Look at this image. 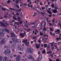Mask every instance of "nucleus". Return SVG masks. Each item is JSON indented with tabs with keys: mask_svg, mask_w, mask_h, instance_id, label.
<instances>
[{
	"mask_svg": "<svg viewBox=\"0 0 61 61\" xmlns=\"http://www.w3.org/2000/svg\"><path fill=\"white\" fill-rule=\"evenodd\" d=\"M10 35L11 36V37L12 38L11 39V40L13 42H16V43H19V42L18 39L17 40L14 38L16 36L15 35V33L12 32H11L10 33Z\"/></svg>",
	"mask_w": 61,
	"mask_h": 61,
	"instance_id": "nucleus-1",
	"label": "nucleus"
},
{
	"mask_svg": "<svg viewBox=\"0 0 61 61\" xmlns=\"http://www.w3.org/2000/svg\"><path fill=\"white\" fill-rule=\"evenodd\" d=\"M6 48L7 49L5 50L4 52V54L6 55H10L11 52L10 50H9L10 48V46H6Z\"/></svg>",
	"mask_w": 61,
	"mask_h": 61,
	"instance_id": "nucleus-2",
	"label": "nucleus"
},
{
	"mask_svg": "<svg viewBox=\"0 0 61 61\" xmlns=\"http://www.w3.org/2000/svg\"><path fill=\"white\" fill-rule=\"evenodd\" d=\"M0 36H4V34H5V31L3 29H0Z\"/></svg>",
	"mask_w": 61,
	"mask_h": 61,
	"instance_id": "nucleus-3",
	"label": "nucleus"
},
{
	"mask_svg": "<svg viewBox=\"0 0 61 61\" xmlns=\"http://www.w3.org/2000/svg\"><path fill=\"white\" fill-rule=\"evenodd\" d=\"M27 39H26L25 40L22 41V42L24 43L25 46H28V45H29V42H28V43L27 42Z\"/></svg>",
	"mask_w": 61,
	"mask_h": 61,
	"instance_id": "nucleus-4",
	"label": "nucleus"
},
{
	"mask_svg": "<svg viewBox=\"0 0 61 61\" xmlns=\"http://www.w3.org/2000/svg\"><path fill=\"white\" fill-rule=\"evenodd\" d=\"M28 58L29 59H32L33 61H36V60H35L33 56L30 55H29V56L28 57Z\"/></svg>",
	"mask_w": 61,
	"mask_h": 61,
	"instance_id": "nucleus-5",
	"label": "nucleus"
},
{
	"mask_svg": "<svg viewBox=\"0 0 61 61\" xmlns=\"http://www.w3.org/2000/svg\"><path fill=\"white\" fill-rule=\"evenodd\" d=\"M28 52L30 54H33V49L28 48L27 49Z\"/></svg>",
	"mask_w": 61,
	"mask_h": 61,
	"instance_id": "nucleus-6",
	"label": "nucleus"
},
{
	"mask_svg": "<svg viewBox=\"0 0 61 61\" xmlns=\"http://www.w3.org/2000/svg\"><path fill=\"white\" fill-rule=\"evenodd\" d=\"M5 42H6V41L5 40V39H3L1 41L0 43V44L4 45L5 43Z\"/></svg>",
	"mask_w": 61,
	"mask_h": 61,
	"instance_id": "nucleus-7",
	"label": "nucleus"
},
{
	"mask_svg": "<svg viewBox=\"0 0 61 61\" xmlns=\"http://www.w3.org/2000/svg\"><path fill=\"white\" fill-rule=\"evenodd\" d=\"M0 26H1L6 27V26L5 25L4 23L2 22H0Z\"/></svg>",
	"mask_w": 61,
	"mask_h": 61,
	"instance_id": "nucleus-8",
	"label": "nucleus"
},
{
	"mask_svg": "<svg viewBox=\"0 0 61 61\" xmlns=\"http://www.w3.org/2000/svg\"><path fill=\"white\" fill-rule=\"evenodd\" d=\"M3 61H11V60H9L7 57H6L4 58Z\"/></svg>",
	"mask_w": 61,
	"mask_h": 61,
	"instance_id": "nucleus-9",
	"label": "nucleus"
},
{
	"mask_svg": "<svg viewBox=\"0 0 61 61\" xmlns=\"http://www.w3.org/2000/svg\"><path fill=\"white\" fill-rule=\"evenodd\" d=\"M42 59V56L41 54H40L38 58V59L39 60H41Z\"/></svg>",
	"mask_w": 61,
	"mask_h": 61,
	"instance_id": "nucleus-10",
	"label": "nucleus"
},
{
	"mask_svg": "<svg viewBox=\"0 0 61 61\" xmlns=\"http://www.w3.org/2000/svg\"><path fill=\"white\" fill-rule=\"evenodd\" d=\"M60 30L59 29L57 30H56L55 31V33L56 34H59L60 33Z\"/></svg>",
	"mask_w": 61,
	"mask_h": 61,
	"instance_id": "nucleus-11",
	"label": "nucleus"
},
{
	"mask_svg": "<svg viewBox=\"0 0 61 61\" xmlns=\"http://www.w3.org/2000/svg\"><path fill=\"white\" fill-rule=\"evenodd\" d=\"M21 57V56L19 55H18L17 56V57H16V61H19V58Z\"/></svg>",
	"mask_w": 61,
	"mask_h": 61,
	"instance_id": "nucleus-12",
	"label": "nucleus"
},
{
	"mask_svg": "<svg viewBox=\"0 0 61 61\" xmlns=\"http://www.w3.org/2000/svg\"><path fill=\"white\" fill-rule=\"evenodd\" d=\"M18 49L20 51H23L24 50V47H19Z\"/></svg>",
	"mask_w": 61,
	"mask_h": 61,
	"instance_id": "nucleus-13",
	"label": "nucleus"
},
{
	"mask_svg": "<svg viewBox=\"0 0 61 61\" xmlns=\"http://www.w3.org/2000/svg\"><path fill=\"white\" fill-rule=\"evenodd\" d=\"M52 12L54 14H56L57 12V10H56L54 9L52 11Z\"/></svg>",
	"mask_w": 61,
	"mask_h": 61,
	"instance_id": "nucleus-14",
	"label": "nucleus"
},
{
	"mask_svg": "<svg viewBox=\"0 0 61 61\" xmlns=\"http://www.w3.org/2000/svg\"><path fill=\"white\" fill-rule=\"evenodd\" d=\"M20 35L21 37H25V34L23 33H20Z\"/></svg>",
	"mask_w": 61,
	"mask_h": 61,
	"instance_id": "nucleus-15",
	"label": "nucleus"
},
{
	"mask_svg": "<svg viewBox=\"0 0 61 61\" xmlns=\"http://www.w3.org/2000/svg\"><path fill=\"white\" fill-rule=\"evenodd\" d=\"M4 30H5L8 33H9V30H8V29H7L6 28H4Z\"/></svg>",
	"mask_w": 61,
	"mask_h": 61,
	"instance_id": "nucleus-16",
	"label": "nucleus"
},
{
	"mask_svg": "<svg viewBox=\"0 0 61 61\" xmlns=\"http://www.w3.org/2000/svg\"><path fill=\"white\" fill-rule=\"evenodd\" d=\"M17 18L19 21H20L21 19V18L20 17V16H18L17 17Z\"/></svg>",
	"mask_w": 61,
	"mask_h": 61,
	"instance_id": "nucleus-17",
	"label": "nucleus"
},
{
	"mask_svg": "<svg viewBox=\"0 0 61 61\" xmlns=\"http://www.w3.org/2000/svg\"><path fill=\"white\" fill-rule=\"evenodd\" d=\"M16 42H14L13 43L12 45L14 47H15V46H16Z\"/></svg>",
	"mask_w": 61,
	"mask_h": 61,
	"instance_id": "nucleus-18",
	"label": "nucleus"
},
{
	"mask_svg": "<svg viewBox=\"0 0 61 61\" xmlns=\"http://www.w3.org/2000/svg\"><path fill=\"white\" fill-rule=\"evenodd\" d=\"M2 10H4V11H5V10H8V9L6 8H2Z\"/></svg>",
	"mask_w": 61,
	"mask_h": 61,
	"instance_id": "nucleus-19",
	"label": "nucleus"
},
{
	"mask_svg": "<svg viewBox=\"0 0 61 61\" xmlns=\"http://www.w3.org/2000/svg\"><path fill=\"white\" fill-rule=\"evenodd\" d=\"M38 12L39 14V13H40L41 14V15H44V14H45L44 13H43L42 12H41L40 11V12Z\"/></svg>",
	"mask_w": 61,
	"mask_h": 61,
	"instance_id": "nucleus-20",
	"label": "nucleus"
},
{
	"mask_svg": "<svg viewBox=\"0 0 61 61\" xmlns=\"http://www.w3.org/2000/svg\"><path fill=\"white\" fill-rule=\"evenodd\" d=\"M50 44H51V46H52V49H53L54 48V47H53V45H54V44L52 43H50Z\"/></svg>",
	"mask_w": 61,
	"mask_h": 61,
	"instance_id": "nucleus-21",
	"label": "nucleus"
},
{
	"mask_svg": "<svg viewBox=\"0 0 61 61\" xmlns=\"http://www.w3.org/2000/svg\"><path fill=\"white\" fill-rule=\"evenodd\" d=\"M49 28L50 29V31H51V32H53V31H54V29H53V28Z\"/></svg>",
	"mask_w": 61,
	"mask_h": 61,
	"instance_id": "nucleus-22",
	"label": "nucleus"
},
{
	"mask_svg": "<svg viewBox=\"0 0 61 61\" xmlns=\"http://www.w3.org/2000/svg\"><path fill=\"white\" fill-rule=\"evenodd\" d=\"M47 12L49 14H52V12L51 11H49V10H47Z\"/></svg>",
	"mask_w": 61,
	"mask_h": 61,
	"instance_id": "nucleus-23",
	"label": "nucleus"
},
{
	"mask_svg": "<svg viewBox=\"0 0 61 61\" xmlns=\"http://www.w3.org/2000/svg\"><path fill=\"white\" fill-rule=\"evenodd\" d=\"M44 28L43 29V31H46V27L45 26H44Z\"/></svg>",
	"mask_w": 61,
	"mask_h": 61,
	"instance_id": "nucleus-24",
	"label": "nucleus"
},
{
	"mask_svg": "<svg viewBox=\"0 0 61 61\" xmlns=\"http://www.w3.org/2000/svg\"><path fill=\"white\" fill-rule=\"evenodd\" d=\"M44 47H45V48H46L47 47V44H44Z\"/></svg>",
	"mask_w": 61,
	"mask_h": 61,
	"instance_id": "nucleus-25",
	"label": "nucleus"
},
{
	"mask_svg": "<svg viewBox=\"0 0 61 61\" xmlns=\"http://www.w3.org/2000/svg\"><path fill=\"white\" fill-rule=\"evenodd\" d=\"M39 46H40V45H39L38 46H36V48L38 49L39 48Z\"/></svg>",
	"mask_w": 61,
	"mask_h": 61,
	"instance_id": "nucleus-26",
	"label": "nucleus"
},
{
	"mask_svg": "<svg viewBox=\"0 0 61 61\" xmlns=\"http://www.w3.org/2000/svg\"><path fill=\"white\" fill-rule=\"evenodd\" d=\"M21 9H20L19 10H16V12H20V11H21Z\"/></svg>",
	"mask_w": 61,
	"mask_h": 61,
	"instance_id": "nucleus-27",
	"label": "nucleus"
},
{
	"mask_svg": "<svg viewBox=\"0 0 61 61\" xmlns=\"http://www.w3.org/2000/svg\"><path fill=\"white\" fill-rule=\"evenodd\" d=\"M3 59V57L2 56H0V61H2Z\"/></svg>",
	"mask_w": 61,
	"mask_h": 61,
	"instance_id": "nucleus-28",
	"label": "nucleus"
},
{
	"mask_svg": "<svg viewBox=\"0 0 61 61\" xmlns=\"http://www.w3.org/2000/svg\"><path fill=\"white\" fill-rule=\"evenodd\" d=\"M15 24H16L17 25H19V23L17 22H15Z\"/></svg>",
	"mask_w": 61,
	"mask_h": 61,
	"instance_id": "nucleus-29",
	"label": "nucleus"
},
{
	"mask_svg": "<svg viewBox=\"0 0 61 61\" xmlns=\"http://www.w3.org/2000/svg\"><path fill=\"white\" fill-rule=\"evenodd\" d=\"M51 6L52 7H54V4H52Z\"/></svg>",
	"mask_w": 61,
	"mask_h": 61,
	"instance_id": "nucleus-30",
	"label": "nucleus"
},
{
	"mask_svg": "<svg viewBox=\"0 0 61 61\" xmlns=\"http://www.w3.org/2000/svg\"><path fill=\"white\" fill-rule=\"evenodd\" d=\"M42 53H43V54H45V53H46V50H44V51H42Z\"/></svg>",
	"mask_w": 61,
	"mask_h": 61,
	"instance_id": "nucleus-31",
	"label": "nucleus"
},
{
	"mask_svg": "<svg viewBox=\"0 0 61 61\" xmlns=\"http://www.w3.org/2000/svg\"><path fill=\"white\" fill-rule=\"evenodd\" d=\"M58 7H56L55 6L54 7V9H58Z\"/></svg>",
	"mask_w": 61,
	"mask_h": 61,
	"instance_id": "nucleus-32",
	"label": "nucleus"
},
{
	"mask_svg": "<svg viewBox=\"0 0 61 61\" xmlns=\"http://www.w3.org/2000/svg\"><path fill=\"white\" fill-rule=\"evenodd\" d=\"M50 53H52V52H51V51H48L47 52V54H49Z\"/></svg>",
	"mask_w": 61,
	"mask_h": 61,
	"instance_id": "nucleus-33",
	"label": "nucleus"
},
{
	"mask_svg": "<svg viewBox=\"0 0 61 61\" xmlns=\"http://www.w3.org/2000/svg\"><path fill=\"white\" fill-rule=\"evenodd\" d=\"M10 9H11V10H15V9H13L11 8H10Z\"/></svg>",
	"mask_w": 61,
	"mask_h": 61,
	"instance_id": "nucleus-34",
	"label": "nucleus"
},
{
	"mask_svg": "<svg viewBox=\"0 0 61 61\" xmlns=\"http://www.w3.org/2000/svg\"><path fill=\"white\" fill-rule=\"evenodd\" d=\"M4 18H7V17H8V16H6V15H4V16H3Z\"/></svg>",
	"mask_w": 61,
	"mask_h": 61,
	"instance_id": "nucleus-35",
	"label": "nucleus"
},
{
	"mask_svg": "<svg viewBox=\"0 0 61 61\" xmlns=\"http://www.w3.org/2000/svg\"><path fill=\"white\" fill-rule=\"evenodd\" d=\"M5 25H9V24L8 23H7V22H6L5 23Z\"/></svg>",
	"mask_w": 61,
	"mask_h": 61,
	"instance_id": "nucleus-36",
	"label": "nucleus"
},
{
	"mask_svg": "<svg viewBox=\"0 0 61 61\" xmlns=\"http://www.w3.org/2000/svg\"><path fill=\"white\" fill-rule=\"evenodd\" d=\"M55 18L53 19L52 20V22H55Z\"/></svg>",
	"mask_w": 61,
	"mask_h": 61,
	"instance_id": "nucleus-37",
	"label": "nucleus"
},
{
	"mask_svg": "<svg viewBox=\"0 0 61 61\" xmlns=\"http://www.w3.org/2000/svg\"><path fill=\"white\" fill-rule=\"evenodd\" d=\"M13 18H14L15 20H17V19L16 18H15V17H13Z\"/></svg>",
	"mask_w": 61,
	"mask_h": 61,
	"instance_id": "nucleus-38",
	"label": "nucleus"
},
{
	"mask_svg": "<svg viewBox=\"0 0 61 61\" xmlns=\"http://www.w3.org/2000/svg\"><path fill=\"white\" fill-rule=\"evenodd\" d=\"M40 5H43V3L42 2H40Z\"/></svg>",
	"mask_w": 61,
	"mask_h": 61,
	"instance_id": "nucleus-39",
	"label": "nucleus"
},
{
	"mask_svg": "<svg viewBox=\"0 0 61 61\" xmlns=\"http://www.w3.org/2000/svg\"><path fill=\"white\" fill-rule=\"evenodd\" d=\"M27 30V32H29V31H30V30H31L30 29H28Z\"/></svg>",
	"mask_w": 61,
	"mask_h": 61,
	"instance_id": "nucleus-40",
	"label": "nucleus"
},
{
	"mask_svg": "<svg viewBox=\"0 0 61 61\" xmlns=\"http://www.w3.org/2000/svg\"><path fill=\"white\" fill-rule=\"evenodd\" d=\"M40 34L41 36H43V34L42 33H41V32H40Z\"/></svg>",
	"mask_w": 61,
	"mask_h": 61,
	"instance_id": "nucleus-41",
	"label": "nucleus"
},
{
	"mask_svg": "<svg viewBox=\"0 0 61 61\" xmlns=\"http://www.w3.org/2000/svg\"><path fill=\"white\" fill-rule=\"evenodd\" d=\"M7 3L8 4H9V3H11V1H10L9 0H8Z\"/></svg>",
	"mask_w": 61,
	"mask_h": 61,
	"instance_id": "nucleus-42",
	"label": "nucleus"
},
{
	"mask_svg": "<svg viewBox=\"0 0 61 61\" xmlns=\"http://www.w3.org/2000/svg\"><path fill=\"white\" fill-rule=\"evenodd\" d=\"M16 6L18 8H19V6L18 5H16Z\"/></svg>",
	"mask_w": 61,
	"mask_h": 61,
	"instance_id": "nucleus-43",
	"label": "nucleus"
},
{
	"mask_svg": "<svg viewBox=\"0 0 61 61\" xmlns=\"http://www.w3.org/2000/svg\"><path fill=\"white\" fill-rule=\"evenodd\" d=\"M18 2H19V1H18L17 0H16V1L15 2V3L16 4L17 3H18Z\"/></svg>",
	"mask_w": 61,
	"mask_h": 61,
	"instance_id": "nucleus-44",
	"label": "nucleus"
},
{
	"mask_svg": "<svg viewBox=\"0 0 61 61\" xmlns=\"http://www.w3.org/2000/svg\"><path fill=\"white\" fill-rule=\"evenodd\" d=\"M29 7H31V8H32L33 7V6H32V5H31V6L29 5Z\"/></svg>",
	"mask_w": 61,
	"mask_h": 61,
	"instance_id": "nucleus-45",
	"label": "nucleus"
},
{
	"mask_svg": "<svg viewBox=\"0 0 61 61\" xmlns=\"http://www.w3.org/2000/svg\"><path fill=\"white\" fill-rule=\"evenodd\" d=\"M49 24L50 25H51L52 26V24H51V23H49Z\"/></svg>",
	"mask_w": 61,
	"mask_h": 61,
	"instance_id": "nucleus-46",
	"label": "nucleus"
},
{
	"mask_svg": "<svg viewBox=\"0 0 61 61\" xmlns=\"http://www.w3.org/2000/svg\"><path fill=\"white\" fill-rule=\"evenodd\" d=\"M41 9L43 10L45 9V7H43Z\"/></svg>",
	"mask_w": 61,
	"mask_h": 61,
	"instance_id": "nucleus-47",
	"label": "nucleus"
},
{
	"mask_svg": "<svg viewBox=\"0 0 61 61\" xmlns=\"http://www.w3.org/2000/svg\"><path fill=\"white\" fill-rule=\"evenodd\" d=\"M40 25V26H42V23H41Z\"/></svg>",
	"mask_w": 61,
	"mask_h": 61,
	"instance_id": "nucleus-48",
	"label": "nucleus"
},
{
	"mask_svg": "<svg viewBox=\"0 0 61 61\" xmlns=\"http://www.w3.org/2000/svg\"><path fill=\"white\" fill-rule=\"evenodd\" d=\"M14 26H15V28L16 29H17V27H16V26H15V25H14Z\"/></svg>",
	"mask_w": 61,
	"mask_h": 61,
	"instance_id": "nucleus-49",
	"label": "nucleus"
},
{
	"mask_svg": "<svg viewBox=\"0 0 61 61\" xmlns=\"http://www.w3.org/2000/svg\"><path fill=\"white\" fill-rule=\"evenodd\" d=\"M16 15H19V14L18 13H16Z\"/></svg>",
	"mask_w": 61,
	"mask_h": 61,
	"instance_id": "nucleus-50",
	"label": "nucleus"
},
{
	"mask_svg": "<svg viewBox=\"0 0 61 61\" xmlns=\"http://www.w3.org/2000/svg\"><path fill=\"white\" fill-rule=\"evenodd\" d=\"M36 13H35L34 14V15H36Z\"/></svg>",
	"mask_w": 61,
	"mask_h": 61,
	"instance_id": "nucleus-51",
	"label": "nucleus"
},
{
	"mask_svg": "<svg viewBox=\"0 0 61 61\" xmlns=\"http://www.w3.org/2000/svg\"><path fill=\"white\" fill-rule=\"evenodd\" d=\"M50 34L51 35H52V34H53L52 32L50 31Z\"/></svg>",
	"mask_w": 61,
	"mask_h": 61,
	"instance_id": "nucleus-52",
	"label": "nucleus"
},
{
	"mask_svg": "<svg viewBox=\"0 0 61 61\" xmlns=\"http://www.w3.org/2000/svg\"><path fill=\"white\" fill-rule=\"evenodd\" d=\"M20 25H21L22 24V21H20Z\"/></svg>",
	"mask_w": 61,
	"mask_h": 61,
	"instance_id": "nucleus-53",
	"label": "nucleus"
},
{
	"mask_svg": "<svg viewBox=\"0 0 61 61\" xmlns=\"http://www.w3.org/2000/svg\"><path fill=\"white\" fill-rule=\"evenodd\" d=\"M9 43H10L11 44H12V41H10Z\"/></svg>",
	"mask_w": 61,
	"mask_h": 61,
	"instance_id": "nucleus-54",
	"label": "nucleus"
},
{
	"mask_svg": "<svg viewBox=\"0 0 61 61\" xmlns=\"http://www.w3.org/2000/svg\"><path fill=\"white\" fill-rule=\"evenodd\" d=\"M14 56V57H15L16 56V55H13Z\"/></svg>",
	"mask_w": 61,
	"mask_h": 61,
	"instance_id": "nucleus-55",
	"label": "nucleus"
},
{
	"mask_svg": "<svg viewBox=\"0 0 61 61\" xmlns=\"http://www.w3.org/2000/svg\"><path fill=\"white\" fill-rule=\"evenodd\" d=\"M56 61H60V60H59L58 59H56Z\"/></svg>",
	"mask_w": 61,
	"mask_h": 61,
	"instance_id": "nucleus-56",
	"label": "nucleus"
},
{
	"mask_svg": "<svg viewBox=\"0 0 61 61\" xmlns=\"http://www.w3.org/2000/svg\"><path fill=\"white\" fill-rule=\"evenodd\" d=\"M28 25H25V26L26 27H28Z\"/></svg>",
	"mask_w": 61,
	"mask_h": 61,
	"instance_id": "nucleus-57",
	"label": "nucleus"
},
{
	"mask_svg": "<svg viewBox=\"0 0 61 61\" xmlns=\"http://www.w3.org/2000/svg\"><path fill=\"white\" fill-rule=\"evenodd\" d=\"M32 25V24L30 23L28 24V25Z\"/></svg>",
	"mask_w": 61,
	"mask_h": 61,
	"instance_id": "nucleus-58",
	"label": "nucleus"
},
{
	"mask_svg": "<svg viewBox=\"0 0 61 61\" xmlns=\"http://www.w3.org/2000/svg\"><path fill=\"white\" fill-rule=\"evenodd\" d=\"M38 42H39L40 43H41V42L40 41V40H38Z\"/></svg>",
	"mask_w": 61,
	"mask_h": 61,
	"instance_id": "nucleus-59",
	"label": "nucleus"
},
{
	"mask_svg": "<svg viewBox=\"0 0 61 61\" xmlns=\"http://www.w3.org/2000/svg\"><path fill=\"white\" fill-rule=\"evenodd\" d=\"M30 42H31V44H32V43H34V42L33 41H31Z\"/></svg>",
	"mask_w": 61,
	"mask_h": 61,
	"instance_id": "nucleus-60",
	"label": "nucleus"
},
{
	"mask_svg": "<svg viewBox=\"0 0 61 61\" xmlns=\"http://www.w3.org/2000/svg\"><path fill=\"white\" fill-rule=\"evenodd\" d=\"M56 39H57V41H58V38H56Z\"/></svg>",
	"mask_w": 61,
	"mask_h": 61,
	"instance_id": "nucleus-61",
	"label": "nucleus"
},
{
	"mask_svg": "<svg viewBox=\"0 0 61 61\" xmlns=\"http://www.w3.org/2000/svg\"><path fill=\"white\" fill-rule=\"evenodd\" d=\"M49 61H53V60H51V59H49Z\"/></svg>",
	"mask_w": 61,
	"mask_h": 61,
	"instance_id": "nucleus-62",
	"label": "nucleus"
},
{
	"mask_svg": "<svg viewBox=\"0 0 61 61\" xmlns=\"http://www.w3.org/2000/svg\"><path fill=\"white\" fill-rule=\"evenodd\" d=\"M58 38V39H61V38Z\"/></svg>",
	"mask_w": 61,
	"mask_h": 61,
	"instance_id": "nucleus-63",
	"label": "nucleus"
},
{
	"mask_svg": "<svg viewBox=\"0 0 61 61\" xmlns=\"http://www.w3.org/2000/svg\"><path fill=\"white\" fill-rule=\"evenodd\" d=\"M19 53L20 54H22V53L21 52H19Z\"/></svg>",
	"mask_w": 61,
	"mask_h": 61,
	"instance_id": "nucleus-64",
	"label": "nucleus"
}]
</instances>
